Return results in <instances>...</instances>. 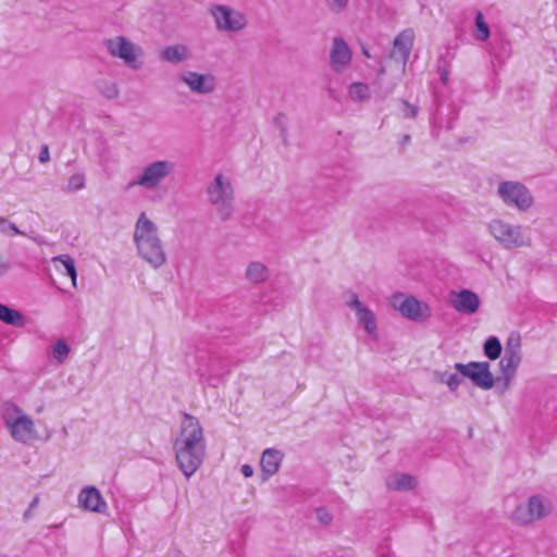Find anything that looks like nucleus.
<instances>
[{
	"mask_svg": "<svg viewBox=\"0 0 557 557\" xmlns=\"http://www.w3.org/2000/svg\"><path fill=\"white\" fill-rule=\"evenodd\" d=\"M207 450L203 428L198 418L182 413L178 431L173 441L177 468L186 479L191 478L203 463Z\"/></svg>",
	"mask_w": 557,
	"mask_h": 557,
	"instance_id": "nucleus-1",
	"label": "nucleus"
},
{
	"mask_svg": "<svg viewBox=\"0 0 557 557\" xmlns=\"http://www.w3.org/2000/svg\"><path fill=\"white\" fill-rule=\"evenodd\" d=\"M133 243L137 257L150 269L160 270L168 264L169 255L159 226L146 212H140L135 222Z\"/></svg>",
	"mask_w": 557,
	"mask_h": 557,
	"instance_id": "nucleus-2",
	"label": "nucleus"
},
{
	"mask_svg": "<svg viewBox=\"0 0 557 557\" xmlns=\"http://www.w3.org/2000/svg\"><path fill=\"white\" fill-rule=\"evenodd\" d=\"M1 419L11 440L23 446H32L40 440L35 419L14 401L1 406Z\"/></svg>",
	"mask_w": 557,
	"mask_h": 557,
	"instance_id": "nucleus-3",
	"label": "nucleus"
},
{
	"mask_svg": "<svg viewBox=\"0 0 557 557\" xmlns=\"http://www.w3.org/2000/svg\"><path fill=\"white\" fill-rule=\"evenodd\" d=\"M205 196L208 206L221 222L233 219L235 214V186L228 174L215 173L206 184Z\"/></svg>",
	"mask_w": 557,
	"mask_h": 557,
	"instance_id": "nucleus-4",
	"label": "nucleus"
},
{
	"mask_svg": "<svg viewBox=\"0 0 557 557\" xmlns=\"http://www.w3.org/2000/svg\"><path fill=\"white\" fill-rule=\"evenodd\" d=\"M554 511L553 500L544 494H533L517 504L508 513V520L518 528H531L545 520Z\"/></svg>",
	"mask_w": 557,
	"mask_h": 557,
	"instance_id": "nucleus-5",
	"label": "nucleus"
},
{
	"mask_svg": "<svg viewBox=\"0 0 557 557\" xmlns=\"http://www.w3.org/2000/svg\"><path fill=\"white\" fill-rule=\"evenodd\" d=\"M486 232L499 247L506 250H518L532 246V238L522 225L511 223L502 216L491 219L486 224Z\"/></svg>",
	"mask_w": 557,
	"mask_h": 557,
	"instance_id": "nucleus-6",
	"label": "nucleus"
},
{
	"mask_svg": "<svg viewBox=\"0 0 557 557\" xmlns=\"http://www.w3.org/2000/svg\"><path fill=\"white\" fill-rule=\"evenodd\" d=\"M176 170V163L170 159H154L145 163L129 181L128 188L157 191L169 181Z\"/></svg>",
	"mask_w": 557,
	"mask_h": 557,
	"instance_id": "nucleus-7",
	"label": "nucleus"
},
{
	"mask_svg": "<svg viewBox=\"0 0 557 557\" xmlns=\"http://www.w3.org/2000/svg\"><path fill=\"white\" fill-rule=\"evenodd\" d=\"M523 359L522 344L520 336L511 335L507 339L504 352L498 361V376L495 377L500 393L507 392L518 373Z\"/></svg>",
	"mask_w": 557,
	"mask_h": 557,
	"instance_id": "nucleus-8",
	"label": "nucleus"
},
{
	"mask_svg": "<svg viewBox=\"0 0 557 557\" xmlns=\"http://www.w3.org/2000/svg\"><path fill=\"white\" fill-rule=\"evenodd\" d=\"M495 195L506 208L518 212H529L535 206L533 193L520 181H499L496 185Z\"/></svg>",
	"mask_w": 557,
	"mask_h": 557,
	"instance_id": "nucleus-9",
	"label": "nucleus"
},
{
	"mask_svg": "<svg viewBox=\"0 0 557 557\" xmlns=\"http://www.w3.org/2000/svg\"><path fill=\"white\" fill-rule=\"evenodd\" d=\"M102 44L111 58L121 60L128 69L138 71L144 66L145 51L129 38L116 35L106 38Z\"/></svg>",
	"mask_w": 557,
	"mask_h": 557,
	"instance_id": "nucleus-10",
	"label": "nucleus"
},
{
	"mask_svg": "<svg viewBox=\"0 0 557 557\" xmlns=\"http://www.w3.org/2000/svg\"><path fill=\"white\" fill-rule=\"evenodd\" d=\"M388 305L401 317L416 323H425L433 315L432 308L428 302L410 294L394 293L388 297Z\"/></svg>",
	"mask_w": 557,
	"mask_h": 557,
	"instance_id": "nucleus-11",
	"label": "nucleus"
},
{
	"mask_svg": "<svg viewBox=\"0 0 557 557\" xmlns=\"http://www.w3.org/2000/svg\"><path fill=\"white\" fill-rule=\"evenodd\" d=\"M208 13L213 21L216 32L222 34H238L247 28V15L227 4H211L208 8Z\"/></svg>",
	"mask_w": 557,
	"mask_h": 557,
	"instance_id": "nucleus-12",
	"label": "nucleus"
},
{
	"mask_svg": "<svg viewBox=\"0 0 557 557\" xmlns=\"http://www.w3.org/2000/svg\"><path fill=\"white\" fill-rule=\"evenodd\" d=\"M355 315L357 326L362 330L371 341H379L380 324L374 310L362 301L356 293H351L345 301Z\"/></svg>",
	"mask_w": 557,
	"mask_h": 557,
	"instance_id": "nucleus-13",
	"label": "nucleus"
},
{
	"mask_svg": "<svg viewBox=\"0 0 557 557\" xmlns=\"http://www.w3.org/2000/svg\"><path fill=\"white\" fill-rule=\"evenodd\" d=\"M454 368L460 375L471 380L473 384L481 389L488 391L497 386L488 361H471L469 363L457 362Z\"/></svg>",
	"mask_w": 557,
	"mask_h": 557,
	"instance_id": "nucleus-14",
	"label": "nucleus"
},
{
	"mask_svg": "<svg viewBox=\"0 0 557 557\" xmlns=\"http://www.w3.org/2000/svg\"><path fill=\"white\" fill-rule=\"evenodd\" d=\"M178 81L196 96H210L218 88L216 77L212 73H200L193 70H184L178 74Z\"/></svg>",
	"mask_w": 557,
	"mask_h": 557,
	"instance_id": "nucleus-15",
	"label": "nucleus"
},
{
	"mask_svg": "<svg viewBox=\"0 0 557 557\" xmlns=\"http://www.w3.org/2000/svg\"><path fill=\"white\" fill-rule=\"evenodd\" d=\"M78 507L88 512L107 515L109 505L101 492L94 485L84 486L77 495Z\"/></svg>",
	"mask_w": 557,
	"mask_h": 557,
	"instance_id": "nucleus-16",
	"label": "nucleus"
},
{
	"mask_svg": "<svg viewBox=\"0 0 557 557\" xmlns=\"http://www.w3.org/2000/svg\"><path fill=\"white\" fill-rule=\"evenodd\" d=\"M352 52L348 44L341 37L332 40L330 48V66L336 74L345 73L351 65Z\"/></svg>",
	"mask_w": 557,
	"mask_h": 557,
	"instance_id": "nucleus-17",
	"label": "nucleus"
},
{
	"mask_svg": "<svg viewBox=\"0 0 557 557\" xmlns=\"http://www.w3.org/2000/svg\"><path fill=\"white\" fill-rule=\"evenodd\" d=\"M414 32L407 28L400 32L394 39L393 49L391 51V59L399 63L400 72L404 74L407 61L413 46Z\"/></svg>",
	"mask_w": 557,
	"mask_h": 557,
	"instance_id": "nucleus-18",
	"label": "nucleus"
},
{
	"mask_svg": "<svg viewBox=\"0 0 557 557\" xmlns=\"http://www.w3.org/2000/svg\"><path fill=\"white\" fill-rule=\"evenodd\" d=\"M449 304L457 312L471 315L478 312L481 300L476 293L463 288L449 293Z\"/></svg>",
	"mask_w": 557,
	"mask_h": 557,
	"instance_id": "nucleus-19",
	"label": "nucleus"
},
{
	"mask_svg": "<svg viewBox=\"0 0 557 557\" xmlns=\"http://www.w3.org/2000/svg\"><path fill=\"white\" fill-rule=\"evenodd\" d=\"M243 277L248 284L260 286L269 282L271 270L263 261L250 260L245 265Z\"/></svg>",
	"mask_w": 557,
	"mask_h": 557,
	"instance_id": "nucleus-20",
	"label": "nucleus"
},
{
	"mask_svg": "<svg viewBox=\"0 0 557 557\" xmlns=\"http://www.w3.org/2000/svg\"><path fill=\"white\" fill-rule=\"evenodd\" d=\"M385 485L393 492H411L419 485V479L410 473L392 472L385 479Z\"/></svg>",
	"mask_w": 557,
	"mask_h": 557,
	"instance_id": "nucleus-21",
	"label": "nucleus"
},
{
	"mask_svg": "<svg viewBox=\"0 0 557 557\" xmlns=\"http://www.w3.org/2000/svg\"><path fill=\"white\" fill-rule=\"evenodd\" d=\"M159 58L162 62L170 64L186 63L193 58L190 48L185 44L165 46L161 49Z\"/></svg>",
	"mask_w": 557,
	"mask_h": 557,
	"instance_id": "nucleus-22",
	"label": "nucleus"
},
{
	"mask_svg": "<svg viewBox=\"0 0 557 557\" xmlns=\"http://www.w3.org/2000/svg\"><path fill=\"white\" fill-rule=\"evenodd\" d=\"M282 460L283 453L281 450L274 448H267L262 453L260 468L263 481L273 476L278 471Z\"/></svg>",
	"mask_w": 557,
	"mask_h": 557,
	"instance_id": "nucleus-23",
	"label": "nucleus"
},
{
	"mask_svg": "<svg viewBox=\"0 0 557 557\" xmlns=\"http://www.w3.org/2000/svg\"><path fill=\"white\" fill-rule=\"evenodd\" d=\"M0 321L15 327H23L28 322L22 312L2 304H0Z\"/></svg>",
	"mask_w": 557,
	"mask_h": 557,
	"instance_id": "nucleus-24",
	"label": "nucleus"
},
{
	"mask_svg": "<svg viewBox=\"0 0 557 557\" xmlns=\"http://www.w3.org/2000/svg\"><path fill=\"white\" fill-rule=\"evenodd\" d=\"M348 96L354 102H364L371 98V89L364 83L355 82L348 87Z\"/></svg>",
	"mask_w": 557,
	"mask_h": 557,
	"instance_id": "nucleus-25",
	"label": "nucleus"
},
{
	"mask_svg": "<svg viewBox=\"0 0 557 557\" xmlns=\"http://www.w3.org/2000/svg\"><path fill=\"white\" fill-rule=\"evenodd\" d=\"M96 88L100 95L109 100L116 99L120 94L117 84L107 78L99 79L96 83Z\"/></svg>",
	"mask_w": 557,
	"mask_h": 557,
	"instance_id": "nucleus-26",
	"label": "nucleus"
},
{
	"mask_svg": "<svg viewBox=\"0 0 557 557\" xmlns=\"http://www.w3.org/2000/svg\"><path fill=\"white\" fill-rule=\"evenodd\" d=\"M52 262L53 263L60 262L63 265L65 273L71 277L73 287H76L77 286V272H76V267H75V262H74L73 258L69 255H60V256L52 258Z\"/></svg>",
	"mask_w": 557,
	"mask_h": 557,
	"instance_id": "nucleus-27",
	"label": "nucleus"
},
{
	"mask_svg": "<svg viewBox=\"0 0 557 557\" xmlns=\"http://www.w3.org/2000/svg\"><path fill=\"white\" fill-rule=\"evenodd\" d=\"M483 351L490 360H496L502 357L503 347L499 339L492 336L486 339L483 346Z\"/></svg>",
	"mask_w": 557,
	"mask_h": 557,
	"instance_id": "nucleus-28",
	"label": "nucleus"
},
{
	"mask_svg": "<svg viewBox=\"0 0 557 557\" xmlns=\"http://www.w3.org/2000/svg\"><path fill=\"white\" fill-rule=\"evenodd\" d=\"M71 352V348L64 339H58L52 347L53 358L59 362L63 363Z\"/></svg>",
	"mask_w": 557,
	"mask_h": 557,
	"instance_id": "nucleus-29",
	"label": "nucleus"
},
{
	"mask_svg": "<svg viewBox=\"0 0 557 557\" xmlns=\"http://www.w3.org/2000/svg\"><path fill=\"white\" fill-rule=\"evenodd\" d=\"M460 373L443 372L440 374V381L447 385L450 392H456L462 383Z\"/></svg>",
	"mask_w": 557,
	"mask_h": 557,
	"instance_id": "nucleus-30",
	"label": "nucleus"
},
{
	"mask_svg": "<svg viewBox=\"0 0 557 557\" xmlns=\"http://www.w3.org/2000/svg\"><path fill=\"white\" fill-rule=\"evenodd\" d=\"M86 185V176L83 172L74 173L69 177L65 190L69 193L81 190Z\"/></svg>",
	"mask_w": 557,
	"mask_h": 557,
	"instance_id": "nucleus-31",
	"label": "nucleus"
},
{
	"mask_svg": "<svg viewBox=\"0 0 557 557\" xmlns=\"http://www.w3.org/2000/svg\"><path fill=\"white\" fill-rule=\"evenodd\" d=\"M475 28H476V37L480 39V40H486L488 37H490V28L486 24V22L484 21V16L481 12H478L476 13V16H475Z\"/></svg>",
	"mask_w": 557,
	"mask_h": 557,
	"instance_id": "nucleus-32",
	"label": "nucleus"
},
{
	"mask_svg": "<svg viewBox=\"0 0 557 557\" xmlns=\"http://www.w3.org/2000/svg\"><path fill=\"white\" fill-rule=\"evenodd\" d=\"M327 9L334 14L343 13L347 7L349 0H324Z\"/></svg>",
	"mask_w": 557,
	"mask_h": 557,
	"instance_id": "nucleus-33",
	"label": "nucleus"
},
{
	"mask_svg": "<svg viewBox=\"0 0 557 557\" xmlns=\"http://www.w3.org/2000/svg\"><path fill=\"white\" fill-rule=\"evenodd\" d=\"M9 231H11L14 234H18V235H26L14 223L8 221L3 216H0V233L8 234Z\"/></svg>",
	"mask_w": 557,
	"mask_h": 557,
	"instance_id": "nucleus-34",
	"label": "nucleus"
},
{
	"mask_svg": "<svg viewBox=\"0 0 557 557\" xmlns=\"http://www.w3.org/2000/svg\"><path fill=\"white\" fill-rule=\"evenodd\" d=\"M400 104H401V115H403V117H405V119H414L418 115L419 109H418L417 106L410 104L406 100H401Z\"/></svg>",
	"mask_w": 557,
	"mask_h": 557,
	"instance_id": "nucleus-35",
	"label": "nucleus"
},
{
	"mask_svg": "<svg viewBox=\"0 0 557 557\" xmlns=\"http://www.w3.org/2000/svg\"><path fill=\"white\" fill-rule=\"evenodd\" d=\"M315 517L324 525H329L333 521V515L324 507L317 508Z\"/></svg>",
	"mask_w": 557,
	"mask_h": 557,
	"instance_id": "nucleus-36",
	"label": "nucleus"
},
{
	"mask_svg": "<svg viewBox=\"0 0 557 557\" xmlns=\"http://www.w3.org/2000/svg\"><path fill=\"white\" fill-rule=\"evenodd\" d=\"M38 503H39L38 497H35L32 500V503L29 504L28 508L23 513L24 521H28V520L33 519L35 510H36V508L38 506Z\"/></svg>",
	"mask_w": 557,
	"mask_h": 557,
	"instance_id": "nucleus-37",
	"label": "nucleus"
},
{
	"mask_svg": "<svg viewBox=\"0 0 557 557\" xmlns=\"http://www.w3.org/2000/svg\"><path fill=\"white\" fill-rule=\"evenodd\" d=\"M10 270L11 264L0 255V276L8 274Z\"/></svg>",
	"mask_w": 557,
	"mask_h": 557,
	"instance_id": "nucleus-38",
	"label": "nucleus"
},
{
	"mask_svg": "<svg viewBox=\"0 0 557 557\" xmlns=\"http://www.w3.org/2000/svg\"><path fill=\"white\" fill-rule=\"evenodd\" d=\"M38 159H39V161H40L41 163H46V162H48V161H49V159H50V153H49V148H48V146H44V147L41 148V151L39 152V157H38Z\"/></svg>",
	"mask_w": 557,
	"mask_h": 557,
	"instance_id": "nucleus-39",
	"label": "nucleus"
},
{
	"mask_svg": "<svg viewBox=\"0 0 557 557\" xmlns=\"http://www.w3.org/2000/svg\"><path fill=\"white\" fill-rule=\"evenodd\" d=\"M242 473L245 478H250L253 474V468L250 465L242 466Z\"/></svg>",
	"mask_w": 557,
	"mask_h": 557,
	"instance_id": "nucleus-40",
	"label": "nucleus"
},
{
	"mask_svg": "<svg viewBox=\"0 0 557 557\" xmlns=\"http://www.w3.org/2000/svg\"><path fill=\"white\" fill-rule=\"evenodd\" d=\"M168 557H186L182 552H172L168 555Z\"/></svg>",
	"mask_w": 557,
	"mask_h": 557,
	"instance_id": "nucleus-41",
	"label": "nucleus"
},
{
	"mask_svg": "<svg viewBox=\"0 0 557 557\" xmlns=\"http://www.w3.org/2000/svg\"><path fill=\"white\" fill-rule=\"evenodd\" d=\"M410 141V136L408 134L404 135L403 144H408Z\"/></svg>",
	"mask_w": 557,
	"mask_h": 557,
	"instance_id": "nucleus-42",
	"label": "nucleus"
},
{
	"mask_svg": "<svg viewBox=\"0 0 557 557\" xmlns=\"http://www.w3.org/2000/svg\"><path fill=\"white\" fill-rule=\"evenodd\" d=\"M38 413L42 411V407L37 408L36 410Z\"/></svg>",
	"mask_w": 557,
	"mask_h": 557,
	"instance_id": "nucleus-43",
	"label": "nucleus"
}]
</instances>
